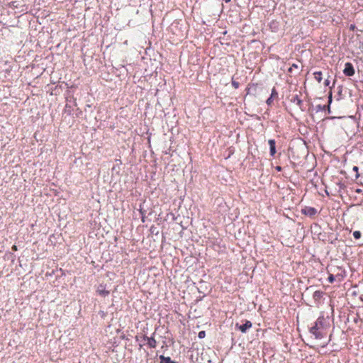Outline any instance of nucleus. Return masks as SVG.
Instances as JSON below:
<instances>
[{
    "mask_svg": "<svg viewBox=\"0 0 363 363\" xmlns=\"http://www.w3.org/2000/svg\"><path fill=\"white\" fill-rule=\"evenodd\" d=\"M330 328L328 318L320 315L315 321L313 326L309 329V332L315 339H322L327 335L328 330Z\"/></svg>",
    "mask_w": 363,
    "mask_h": 363,
    "instance_id": "f257e3e1",
    "label": "nucleus"
},
{
    "mask_svg": "<svg viewBox=\"0 0 363 363\" xmlns=\"http://www.w3.org/2000/svg\"><path fill=\"white\" fill-rule=\"evenodd\" d=\"M301 212L302 214L310 218L314 217L318 213L317 209L311 206H305L301 209Z\"/></svg>",
    "mask_w": 363,
    "mask_h": 363,
    "instance_id": "f03ea898",
    "label": "nucleus"
},
{
    "mask_svg": "<svg viewBox=\"0 0 363 363\" xmlns=\"http://www.w3.org/2000/svg\"><path fill=\"white\" fill-rule=\"evenodd\" d=\"M343 73L345 76L352 77L354 74V68L351 62H346L345 65V69Z\"/></svg>",
    "mask_w": 363,
    "mask_h": 363,
    "instance_id": "7ed1b4c3",
    "label": "nucleus"
},
{
    "mask_svg": "<svg viewBox=\"0 0 363 363\" xmlns=\"http://www.w3.org/2000/svg\"><path fill=\"white\" fill-rule=\"evenodd\" d=\"M252 324L250 320H246L245 323L241 325H239L238 323L235 325V327L243 333H246L248 329L252 328Z\"/></svg>",
    "mask_w": 363,
    "mask_h": 363,
    "instance_id": "20e7f679",
    "label": "nucleus"
},
{
    "mask_svg": "<svg viewBox=\"0 0 363 363\" xmlns=\"http://www.w3.org/2000/svg\"><path fill=\"white\" fill-rule=\"evenodd\" d=\"M143 339L147 341V343L150 348H155L157 347V341L154 337H147L144 335Z\"/></svg>",
    "mask_w": 363,
    "mask_h": 363,
    "instance_id": "39448f33",
    "label": "nucleus"
},
{
    "mask_svg": "<svg viewBox=\"0 0 363 363\" xmlns=\"http://www.w3.org/2000/svg\"><path fill=\"white\" fill-rule=\"evenodd\" d=\"M268 144L269 145V149H270V155L273 157V156H274V155L277 152L276 141L274 139H270L268 140Z\"/></svg>",
    "mask_w": 363,
    "mask_h": 363,
    "instance_id": "423d86ee",
    "label": "nucleus"
},
{
    "mask_svg": "<svg viewBox=\"0 0 363 363\" xmlns=\"http://www.w3.org/2000/svg\"><path fill=\"white\" fill-rule=\"evenodd\" d=\"M96 292H97L100 296H104V297H105V296H108V295L109 294V291H107V290L105 289V287H104L103 286H100L98 288V289H97Z\"/></svg>",
    "mask_w": 363,
    "mask_h": 363,
    "instance_id": "0eeeda50",
    "label": "nucleus"
},
{
    "mask_svg": "<svg viewBox=\"0 0 363 363\" xmlns=\"http://www.w3.org/2000/svg\"><path fill=\"white\" fill-rule=\"evenodd\" d=\"M336 278H337L339 281H341V280L342 279V278H343V276H340L339 274H337V275L335 277L333 274L330 273V274H329V276H328V280L329 283L332 284V283H333V282L335 281V280L336 279Z\"/></svg>",
    "mask_w": 363,
    "mask_h": 363,
    "instance_id": "6e6552de",
    "label": "nucleus"
},
{
    "mask_svg": "<svg viewBox=\"0 0 363 363\" xmlns=\"http://www.w3.org/2000/svg\"><path fill=\"white\" fill-rule=\"evenodd\" d=\"M322 75L323 74L320 71H316L313 72L314 78L318 83H320L323 79Z\"/></svg>",
    "mask_w": 363,
    "mask_h": 363,
    "instance_id": "1a4fd4ad",
    "label": "nucleus"
},
{
    "mask_svg": "<svg viewBox=\"0 0 363 363\" xmlns=\"http://www.w3.org/2000/svg\"><path fill=\"white\" fill-rule=\"evenodd\" d=\"M160 359L161 360V363H177L174 361H172L169 357H164V355H160Z\"/></svg>",
    "mask_w": 363,
    "mask_h": 363,
    "instance_id": "9d476101",
    "label": "nucleus"
},
{
    "mask_svg": "<svg viewBox=\"0 0 363 363\" xmlns=\"http://www.w3.org/2000/svg\"><path fill=\"white\" fill-rule=\"evenodd\" d=\"M291 101L299 107L301 106L303 103L302 100L297 95L293 97Z\"/></svg>",
    "mask_w": 363,
    "mask_h": 363,
    "instance_id": "9b49d317",
    "label": "nucleus"
},
{
    "mask_svg": "<svg viewBox=\"0 0 363 363\" xmlns=\"http://www.w3.org/2000/svg\"><path fill=\"white\" fill-rule=\"evenodd\" d=\"M323 296V292L321 291H315L314 293H313V298L315 299H318V298H320Z\"/></svg>",
    "mask_w": 363,
    "mask_h": 363,
    "instance_id": "f8f14e48",
    "label": "nucleus"
},
{
    "mask_svg": "<svg viewBox=\"0 0 363 363\" xmlns=\"http://www.w3.org/2000/svg\"><path fill=\"white\" fill-rule=\"evenodd\" d=\"M353 236L355 239H359L362 236L361 232L359 230L354 231Z\"/></svg>",
    "mask_w": 363,
    "mask_h": 363,
    "instance_id": "ddd939ff",
    "label": "nucleus"
},
{
    "mask_svg": "<svg viewBox=\"0 0 363 363\" xmlns=\"http://www.w3.org/2000/svg\"><path fill=\"white\" fill-rule=\"evenodd\" d=\"M299 67L296 64H293L289 68V72H292L294 69H298Z\"/></svg>",
    "mask_w": 363,
    "mask_h": 363,
    "instance_id": "4468645a",
    "label": "nucleus"
},
{
    "mask_svg": "<svg viewBox=\"0 0 363 363\" xmlns=\"http://www.w3.org/2000/svg\"><path fill=\"white\" fill-rule=\"evenodd\" d=\"M277 96H278V93H277L276 89L274 87L272 90L270 97L274 99V98H277Z\"/></svg>",
    "mask_w": 363,
    "mask_h": 363,
    "instance_id": "2eb2a0df",
    "label": "nucleus"
},
{
    "mask_svg": "<svg viewBox=\"0 0 363 363\" xmlns=\"http://www.w3.org/2000/svg\"><path fill=\"white\" fill-rule=\"evenodd\" d=\"M353 171L356 172V174H355V179H358L359 177V174L358 172V170H359V168L357 166H354L353 168H352Z\"/></svg>",
    "mask_w": 363,
    "mask_h": 363,
    "instance_id": "dca6fc26",
    "label": "nucleus"
},
{
    "mask_svg": "<svg viewBox=\"0 0 363 363\" xmlns=\"http://www.w3.org/2000/svg\"><path fill=\"white\" fill-rule=\"evenodd\" d=\"M232 86L235 88V89H238L240 86V84L237 81H235L233 79H232Z\"/></svg>",
    "mask_w": 363,
    "mask_h": 363,
    "instance_id": "f3484780",
    "label": "nucleus"
},
{
    "mask_svg": "<svg viewBox=\"0 0 363 363\" xmlns=\"http://www.w3.org/2000/svg\"><path fill=\"white\" fill-rule=\"evenodd\" d=\"M206 336V332L204 330L200 331L198 334V337L200 339L204 338Z\"/></svg>",
    "mask_w": 363,
    "mask_h": 363,
    "instance_id": "a211bd4d",
    "label": "nucleus"
},
{
    "mask_svg": "<svg viewBox=\"0 0 363 363\" xmlns=\"http://www.w3.org/2000/svg\"><path fill=\"white\" fill-rule=\"evenodd\" d=\"M272 101H273V98H268L267 100V105L270 106L272 104Z\"/></svg>",
    "mask_w": 363,
    "mask_h": 363,
    "instance_id": "6ab92c4d",
    "label": "nucleus"
},
{
    "mask_svg": "<svg viewBox=\"0 0 363 363\" xmlns=\"http://www.w3.org/2000/svg\"><path fill=\"white\" fill-rule=\"evenodd\" d=\"M324 84H325V86H329L330 81L328 79H325L324 82Z\"/></svg>",
    "mask_w": 363,
    "mask_h": 363,
    "instance_id": "aec40b11",
    "label": "nucleus"
},
{
    "mask_svg": "<svg viewBox=\"0 0 363 363\" xmlns=\"http://www.w3.org/2000/svg\"><path fill=\"white\" fill-rule=\"evenodd\" d=\"M275 169H276V170H277V171H278V172H281V169H282V168H281V166H277V167H275Z\"/></svg>",
    "mask_w": 363,
    "mask_h": 363,
    "instance_id": "412c9836",
    "label": "nucleus"
},
{
    "mask_svg": "<svg viewBox=\"0 0 363 363\" xmlns=\"http://www.w3.org/2000/svg\"><path fill=\"white\" fill-rule=\"evenodd\" d=\"M331 102H332V94L330 93V96H329V103L330 104Z\"/></svg>",
    "mask_w": 363,
    "mask_h": 363,
    "instance_id": "4be33fe9",
    "label": "nucleus"
},
{
    "mask_svg": "<svg viewBox=\"0 0 363 363\" xmlns=\"http://www.w3.org/2000/svg\"><path fill=\"white\" fill-rule=\"evenodd\" d=\"M12 250L14 251L17 250V247L16 245H13Z\"/></svg>",
    "mask_w": 363,
    "mask_h": 363,
    "instance_id": "5701e85b",
    "label": "nucleus"
},
{
    "mask_svg": "<svg viewBox=\"0 0 363 363\" xmlns=\"http://www.w3.org/2000/svg\"><path fill=\"white\" fill-rule=\"evenodd\" d=\"M249 90H250V88L247 89V94H249Z\"/></svg>",
    "mask_w": 363,
    "mask_h": 363,
    "instance_id": "b1692460",
    "label": "nucleus"
},
{
    "mask_svg": "<svg viewBox=\"0 0 363 363\" xmlns=\"http://www.w3.org/2000/svg\"><path fill=\"white\" fill-rule=\"evenodd\" d=\"M230 0H225L226 2L230 1Z\"/></svg>",
    "mask_w": 363,
    "mask_h": 363,
    "instance_id": "393cba45",
    "label": "nucleus"
}]
</instances>
